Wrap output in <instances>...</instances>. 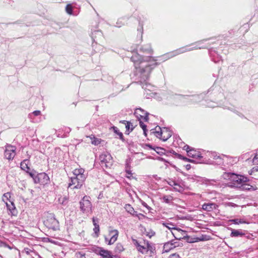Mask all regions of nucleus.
<instances>
[{
  "label": "nucleus",
  "instance_id": "f257e3e1",
  "mask_svg": "<svg viewBox=\"0 0 258 258\" xmlns=\"http://www.w3.org/2000/svg\"><path fill=\"white\" fill-rule=\"evenodd\" d=\"M207 40V39H204L188 46L180 48L171 53L167 54L159 57L158 59H155L150 56H143L138 53L134 54L131 57V59L134 63L136 75L141 79V82L143 83L142 88L145 90H148L150 91L153 87V86L147 83L146 81L149 78L152 70L157 65V63L156 62V61L161 60L164 61L170 57L185 52L204 48V46L201 45L204 41Z\"/></svg>",
  "mask_w": 258,
  "mask_h": 258
},
{
  "label": "nucleus",
  "instance_id": "f03ea898",
  "mask_svg": "<svg viewBox=\"0 0 258 258\" xmlns=\"http://www.w3.org/2000/svg\"><path fill=\"white\" fill-rule=\"evenodd\" d=\"M223 178L229 180V186L233 187H240L241 184L248 181L246 177L231 172L224 173Z\"/></svg>",
  "mask_w": 258,
  "mask_h": 258
},
{
  "label": "nucleus",
  "instance_id": "7ed1b4c3",
  "mask_svg": "<svg viewBox=\"0 0 258 258\" xmlns=\"http://www.w3.org/2000/svg\"><path fill=\"white\" fill-rule=\"evenodd\" d=\"M133 242L134 244L136 246L138 251L142 254L147 253L148 251H152L151 246L147 240L139 241L136 239H133Z\"/></svg>",
  "mask_w": 258,
  "mask_h": 258
},
{
  "label": "nucleus",
  "instance_id": "20e7f679",
  "mask_svg": "<svg viewBox=\"0 0 258 258\" xmlns=\"http://www.w3.org/2000/svg\"><path fill=\"white\" fill-rule=\"evenodd\" d=\"M156 137L163 141H167L172 136V132L167 128H161L160 126H156L155 131L153 132Z\"/></svg>",
  "mask_w": 258,
  "mask_h": 258
},
{
  "label": "nucleus",
  "instance_id": "39448f33",
  "mask_svg": "<svg viewBox=\"0 0 258 258\" xmlns=\"http://www.w3.org/2000/svg\"><path fill=\"white\" fill-rule=\"evenodd\" d=\"M99 159L101 166L105 168H110L113 165V159L110 154L104 152L100 155Z\"/></svg>",
  "mask_w": 258,
  "mask_h": 258
},
{
  "label": "nucleus",
  "instance_id": "423d86ee",
  "mask_svg": "<svg viewBox=\"0 0 258 258\" xmlns=\"http://www.w3.org/2000/svg\"><path fill=\"white\" fill-rule=\"evenodd\" d=\"M44 224L48 228L54 231L58 229L59 228L58 221L52 215L47 217V219L44 221Z\"/></svg>",
  "mask_w": 258,
  "mask_h": 258
},
{
  "label": "nucleus",
  "instance_id": "0eeeda50",
  "mask_svg": "<svg viewBox=\"0 0 258 258\" xmlns=\"http://www.w3.org/2000/svg\"><path fill=\"white\" fill-rule=\"evenodd\" d=\"M89 197L84 196L80 202L81 210L84 213H87L91 211L92 204L89 200Z\"/></svg>",
  "mask_w": 258,
  "mask_h": 258
},
{
  "label": "nucleus",
  "instance_id": "6e6552de",
  "mask_svg": "<svg viewBox=\"0 0 258 258\" xmlns=\"http://www.w3.org/2000/svg\"><path fill=\"white\" fill-rule=\"evenodd\" d=\"M109 236L110 238L106 236H104L105 241L108 245L113 244L117 239L118 236V231L116 229H110L109 230Z\"/></svg>",
  "mask_w": 258,
  "mask_h": 258
},
{
  "label": "nucleus",
  "instance_id": "1a4fd4ad",
  "mask_svg": "<svg viewBox=\"0 0 258 258\" xmlns=\"http://www.w3.org/2000/svg\"><path fill=\"white\" fill-rule=\"evenodd\" d=\"M16 155V147L11 145L6 146L5 151V157L6 159L12 160Z\"/></svg>",
  "mask_w": 258,
  "mask_h": 258
},
{
  "label": "nucleus",
  "instance_id": "9d476101",
  "mask_svg": "<svg viewBox=\"0 0 258 258\" xmlns=\"http://www.w3.org/2000/svg\"><path fill=\"white\" fill-rule=\"evenodd\" d=\"M135 115L140 120H144V121H148V113L146 112L145 110H143L141 108H137L136 109L135 113Z\"/></svg>",
  "mask_w": 258,
  "mask_h": 258
},
{
  "label": "nucleus",
  "instance_id": "9b49d317",
  "mask_svg": "<svg viewBox=\"0 0 258 258\" xmlns=\"http://www.w3.org/2000/svg\"><path fill=\"white\" fill-rule=\"evenodd\" d=\"M84 172L85 170L83 168L75 169L73 171L74 177L80 180L81 183H84L86 178Z\"/></svg>",
  "mask_w": 258,
  "mask_h": 258
},
{
  "label": "nucleus",
  "instance_id": "f8f14e48",
  "mask_svg": "<svg viewBox=\"0 0 258 258\" xmlns=\"http://www.w3.org/2000/svg\"><path fill=\"white\" fill-rule=\"evenodd\" d=\"M184 149L186 151L187 155L189 157L196 159H201L202 158V156L199 152L194 149H191L190 147L188 145L184 146Z\"/></svg>",
  "mask_w": 258,
  "mask_h": 258
},
{
  "label": "nucleus",
  "instance_id": "ddd939ff",
  "mask_svg": "<svg viewBox=\"0 0 258 258\" xmlns=\"http://www.w3.org/2000/svg\"><path fill=\"white\" fill-rule=\"evenodd\" d=\"M209 154L210 155L211 158L215 160V162L216 164L220 165H224V160H223V159L224 158V156H225V155H218L216 152L209 153Z\"/></svg>",
  "mask_w": 258,
  "mask_h": 258
},
{
  "label": "nucleus",
  "instance_id": "4468645a",
  "mask_svg": "<svg viewBox=\"0 0 258 258\" xmlns=\"http://www.w3.org/2000/svg\"><path fill=\"white\" fill-rule=\"evenodd\" d=\"M84 183H81L80 180L75 178L74 176L71 177V182L69 184V187L72 189L80 188Z\"/></svg>",
  "mask_w": 258,
  "mask_h": 258
},
{
  "label": "nucleus",
  "instance_id": "2eb2a0df",
  "mask_svg": "<svg viewBox=\"0 0 258 258\" xmlns=\"http://www.w3.org/2000/svg\"><path fill=\"white\" fill-rule=\"evenodd\" d=\"M176 243L172 240L165 243L163 246V252H168L171 249L176 247L177 246L176 245Z\"/></svg>",
  "mask_w": 258,
  "mask_h": 258
},
{
  "label": "nucleus",
  "instance_id": "dca6fc26",
  "mask_svg": "<svg viewBox=\"0 0 258 258\" xmlns=\"http://www.w3.org/2000/svg\"><path fill=\"white\" fill-rule=\"evenodd\" d=\"M218 208L217 205L213 203H205L202 206V209L208 212H211Z\"/></svg>",
  "mask_w": 258,
  "mask_h": 258
},
{
  "label": "nucleus",
  "instance_id": "f3484780",
  "mask_svg": "<svg viewBox=\"0 0 258 258\" xmlns=\"http://www.w3.org/2000/svg\"><path fill=\"white\" fill-rule=\"evenodd\" d=\"M139 51L141 52L147 54H152L153 52V50L151 48L150 44H147L141 46L140 47Z\"/></svg>",
  "mask_w": 258,
  "mask_h": 258
},
{
  "label": "nucleus",
  "instance_id": "a211bd4d",
  "mask_svg": "<svg viewBox=\"0 0 258 258\" xmlns=\"http://www.w3.org/2000/svg\"><path fill=\"white\" fill-rule=\"evenodd\" d=\"M244 235H245V233L243 230L231 229V237H242Z\"/></svg>",
  "mask_w": 258,
  "mask_h": 258
},
{
  "label": "nucleus",
  "instance_id": "6ab92c4d",
  "mask_svg": "<svg viewBox=\"0 0 258 258\" xmlns=\"http://www.w3.org/2000/svg\"><path fill=\"white\" fill-rule=\"evenodd\" d=\"M120 123L125 125V134H129V133L133 130V124L131 122L126 120H121L120 121Z\"/></svg>",
  "mask_w": 258,
  "mask_h": 258
},
{
  "label": "nucleus",
  "instance_id": "aec40b11",
  "mask_svg": "<svg viewBox=\"0 0 258 258\" xmlns=\"http://www.w3.org/2000/svg\"><path fill=\"white\" fill-rule=\"evenodd\" d=\"M91 37L94 41H98L102 37V33L99 30H95L92 33Z\"/></svg>",
  "mask_w": 258,
  "mask_h": 258
},
{
  "label": "nucleus",
  "instance_id": "412c9836",
  "mask_svg": "<svg viewBox=\"0 0 258 258\" xmlns=\"http://www.w3.org/2000/svg\"><path fill=\"white\" fill-rule=\"evenodd\" d=\"M39 178L42 184H46L49 181V176L44 172L39 173Z\"/></svg>",
  "mask_w": 258,
  "mask_h": 258
},
{
  "label": "nucleus",
  "instance_id": "4be33fe9",
  "mask_svg": "<svg viewBox=\"0 0 258 258\" xmlns=\"http://www.w3.org/2000/svg\"><path fill=\"white\" fill-rule=\"evenodd\" d=\"M99 254L105 258H111V253L107 250H105L102 248H100L99 250Z\"/></svg>",
  "mask_w": 258,
  "mask_h": 258
},
{
  "label": "nucleus",
  "instance_id": "5701e85b",
  "mask_svg": "<svg viewBox=\"0 0 258 258\" xmlns=\"http://www.w3.org/2000/svg\"><path fill=\"white\" fill-rule=\"evenodd\" d=\"M224 157V158L223 159V160H224L223 166L232 165L235 162V160H234V159L231 157H228L226 155H225Z\"/></svg>",
  "mask_w": 258,
  "mask_h": 258
},
{
  "label": "nucleus",
  "instance_id": "b1692460",
  "mask_svg": "<svg viewBox=\"0 0 258 258\" xmlns=\"http://www.w3.org/2000/svg\"><path fill=\"white\" fill-rule=\"evenodd\" d=\"M240 187L243 190H254L255 188L252 185H250L246 182H244L240 185Z\"/></svg>",
  "mask_w": 258,
  "mask_h": 258
},
{
  "label": "nucleus",
  "instance_id": "393cba45",
  "mask_svg": "<svg viewBox=\"0 0 258 258\" xmlns=\"http://www.w3.org/2000/svg\"><path fill=\"white\" fill-rule=\"evenodd\" d=\"M210 54L212 59L215 62H218L221 60V57L219 56L218 54H217L215 51L211 50L210 51Z\"/></svg>",
  "mask_w": 258,
  "mask_h": 258
},
{
  "label": "nucleus",
  "instance_id": "a878e982",
  "mask_svg": "<svg viewBox=\"0 0 258 258\" xmlns=\"http://www.w3.org/2000/svg\"><path fill=\"white\" fill-rule=\"evenodd\" d=\"M29 160H24L21 163V168L22 170L28 172V170H29V167L28 166Z\"/></svg>",
  "mask_w": 258,
  "mask_h": 258
},
{
  "label": "nucleus",
  "instance_id": "bb28decb",
  "mask_svg": "<svg viewBox=\"0 0 258 258\" xmlns=\"http://www.w3.org/2000/svg\"><path fill=\"white\" fill-rule=\"evenodd\" d=\"M10 204L6 202L8 209L11 211V213H13V211L15 210V207L14 203L11 201H9Z\"/></svg>",
  "mask_w": 258,
  "mask_h": 258
},
{
  "label": "nucleus",
  "instance_id": "cd10ccee",
  "mask_svg": "<svg viewBox=\"0 0 258 258\" xmlns=\"http://www.w3.org/2000/svg\"><path fill=\"white\" fill-rule=\"evenodd\" d=\"M112 130L114 133H115L116 135H117L119 136V138L121 140H123V134L122 133H121L119 130L118 129V128L116 126H113Z\"/></svg>",
  "mask_w": 258,
  "mask_h": 258
},
{
  "label": "nucleus",
  "instance_id": "c85d7f7f",
  "mask_svg": "<svg viewBox=\"0 0 258 258\" xmlns=\"http://www.w3.org/2000/svg\"><path fill=\"white\" fill-rule=\"evenodd\" d=\"M230 221L235 224L247 223L245 221H244L243 219H232L230 220Z\"/></svg>",
  "mask_w": 258,
  "mask_h": 258
},
{
  "label": "nucleus",
  "instance_id": "c756f323",
  "mask_svg": "<svg viewBox=\"0 0 258 258\" xmlns=\"http://www.w3.org/2000/svg\"><path fill=\"white\" fill-rule=\"evenodd\" d=\"M162 200L164 202L168 204L172 201L173 197L170 195L164 196L163 197Z\"/></svg>",
  "mask_w": 258,
  "mask_h": 258
},
{
  "label": "nucleus",
  "instance_id": "7c9ffc66",
  "mask_svg": "<svg viewBox=\"0 0 258 258\" xmlns=\"http://www.w3.org/2000/svg\"><path fill=\"white\" fill-rule=\"evenodd\" d=\"M125 18H120L118 20L116 24V26L117 27H120L122 25H124L125 22Z\"/></svg>",
  "mask_w": 258,
  "mask_h": 258
},
{
  "label": "nucleus",
  "instance_id": "2f4dec72",
  "mask_svg": "<svg viewBox=\"0 0 258 258\" xmlns=\"http://www.w3.org/2000/svg\"><path fill=\"white\" fill-rule=\"evenodd\" d=\"M115 249L116 252H120L123 251L124 248L122 244L118 243L116 245Z\"/></svg>",
  "mask_w": 258,
  "mask_h": 258
},
{
  "label": "nucleus",
  "instance_id": "473e14b6",
  "mask_svg": "<svg viewBox=\"0 0 258 258\" xmlns=\"http://www.w3.org/2000/svg\"><path fill=\"white\" fill-rule=\"evenodd\" d=\"M94 228H93L94 232L96 236L98 237L99 235V231H100L99 226L97 223H95V224H94Z\"/></svg>",
  "mask_w": 258,
  "mask_h": 258
},
{
  "label": "nucleus",
  "instance_id": "72a5a7b5",
  "mask_svg": "<svg viewBox=\"0 0 258 258\" xmlns=\"http://www.w3.org/2000/svg\"><path fill=\"white\" fill-rule=\"evenodd\" d=\"M59 203L66 205L67 203V198L66 197H61L58 199Z\"/></svg>",
  "mask_w": 258,
  "mask_h": 258
},
{
  "label": "nucleus",
  "instance_id": "f704fd0d",
  "mask_svg": "<svg viewBox=\"0 0 258 258\" xmlns=\"http://www.w3.org/2000/svg\"><path fill=\"white\" fill-rule=\"evenodd\" d=\"M177 157L180 159H182L185 161H187V162H194V161L192 159H188L186 157H183V156H182L181 155H180V154H177Z\"/></svg>",
  "mask_w": 258,
  "mask_h": 258
},
{
  "label": "nucleus",
  "instance_id": "c9c22d12",
  "mask_svg": "<svg viewBox=\"0 0 258 258\" xmlns=\"http://www.w3.org/2000/svg\"><path fill=\"white\" fill-rule=\"evenodd\" d=\"M125 209L126 210V211L130 213L131 214L133 213V212H134V208L129 204H126L125 205Z\"/></svg>",
  "mask_w": 258,
  "mask_h": 258
},
{
  "label": "nucleus",
  "instance_id": "e433bc0d",
  "mask_svg": "<svg viewBox=\"0 0 258 258\" xmlns=\"http://www.w3.org/2000/svg\"><path fill=\"white\" fill-rule=\"evenodd\" d=\"M139 121H140V125L141 127L143 130L144 135L145 136H146L147 129H146V125L144 123V120H140Z\"/></svg>",
  "mask_w": 258,
  "mask_h": 258
},
{
  "label": "nucleus",
  "instance_id": "4c0bfd02",
  "mask_svg": "<svg viewBox=\"0 0 258 258\" xmlns=\"http://www.w3.org/2000/svg\"><path fill=\"white\" fill-rule=\"evenodd\" d=\"M41 114V112L39 110H36L32 112L31 113H30L29 114V117L30 118L32 119L33 117V116H38Z\"/></svg>",
  "mask_w": 258,
  "mask_h": 258
},
{
  "label": "nucleus",
  "instance_id": "58836bf2",
  "mask_svg": "<svg viewBox=\"0 0 258 258\" xmlns=\"http://www.w3.org/2000/svg\"><path fill=\"white\" fill-rule=\"evenodd\" d=\"M66 11L67 13L70 15L72 14L73 7L71 4H68L66 7Z\"/></svg>",
  "mask_w": 258,
  "mask_h": 258
},
{
  "label": "nucleus",
  "instance_id": "ea45409f",
  "mask_svg": "<svg viewBox=\"0 0 258 258\" xmlns=\"http://www.w3.org/2000/svg\"><path fill=\"white\" fill-rule=\"evenodd\" d=\"M173 188L175 191L180 192H181L183 191V188L177 183H176V185L173 187Z\"/></svg>",
  "mask_w": 258,
  "mask_h": 258
},
{
  "label": "nucleus",
  "instance_id": "a19ab883",
  "mask_svg": "<svg viewBox=\"0 0 258 258\" xmlns=\"http://www.w3.org/2000/svg\"><path fill=\"white\" fill-rule=\"evenodd\" d=\"M91 139H92L91 143L92 144L97 145L100 143V141L99 139L96 138L95 137H93V139L91 138Z\"/></svg>",
  "mask_w": 258,
  "mask_h": 258
},
{
  "label": "nucleus",
  "instance_id": "79ce46f5",
  "mask_svg": "<svg viewBox=\"0 0 258 258\" xmlns=\"http://www.w3.org/2000/svg\"><path fill=\"white\" fill-rule=\"evenodd\" d=\"M34 182L35 183H40V184H41V181L40 180V178H39V174H37L36 175V176H35V177L34 178Z\"/></svg>",
  "mask_w": 258,
  "mask_h": 258
},
{
  "label": "nucleus",
  "instance_id": "37998d69",
  "mask_svg": "<svg viewBox=\"0 0 258 258\" xmlns=\"http://www.w3.org/2000/svg\"><path fill=\"white\" fill-rule=\"evenodd\" d=\"M11 198L10 193L7 192L4 195L3 197V201L6 203V201L9 200V198Z\"/></svg>",
  "mask_w": 258,
  "mask_h": 258
},
{
  "label": "nucleus",
  "instance_id": "c03bdc74",
  "mask_svg": "<svg viewBox=\"0 0 258 258\" xmlns=\"http://www.w3.org/2000/svg\"><path fill=\"white\" fill-rule=\"evenodd\" d=\"M252 162L254 164H258V150L256 151L253 158Z\"/></svg>",
  "mask_w": 258,
  "mask_h": 258
},
{
  "label": "nucleus",
  "instance_id": "a18cd8bd",
  "mask_svg": "<svg viewBox=\"0 0 258 258\" xmlns=\"http://www.w3.org/2000/svg\"><path fill=\"white\" fill-rule=\"evenodd\" d=\"M155 234V232L152 230H150L149 232H147L146 233V235L149 236L150 238L152 237Z\"/></svg>",
  "mask_w": 258,
  "mask_h": 258
},
{
  "label": "nucleus",
  "instance_id": "49530a36",
  "mask_svg": "<svg viewBox=\"0 0 258 258\" xmlns=\"http://www.w3.org/2000/svg\"><path fill=\"white\" fill-rule=\"evenodd\" d=\"M258 172V166L253 167L250 171H249V174L252 175L254 172Z\"/></svg>",
  "mask_w": 258,
  "mask_h": 258
},
{
  "label": "nucleus",
  "instance_id": "de8ad7c7",
  "mask_svg": "<svg viewBox=\"0 0 258 258\" xmlns=\"http://www.w3.org/2000/svg\"><path fill=\"white\" fill-rule=\"evenodd\" d=\"M168 183L170 186L174 187V186H175L176 185L177 183L173 180L169 179V180L168 181Z\"/></svg>",
  "mask_w": 258,
  "mask_h": 258
},
{
  "label": "nucleus",
  "instance_id": "09e8293b",
  "mask_svg": "<svg viewBox=\"0 0 258 258\" xmlns=\"http://www.w3.org/2000/svg\"><path fill=\"white\" fill-rule=\"evenodd\" d=\"M169 258H181L179 254L176 253H173L169 256Z\"/></svg>",
  "mask_w": 258,
  "mask_h": 258
},
{
  "label": "nucleus",
  "instance_id": "8fccbe9b",
  "mask_svg": "<svg viewBox=\"0 0 258 258\" xmlns=\"http://www.w3.org/2000/svg\"><path fill=\"white\" fill-rule=\"evenodd\" d=\"M163 225L164 226H165L166 227L168 228V229L172 228L171 227L169 226V225L173 226V224H172L171 223H163Z\"/></svg>",
  "mask_w": 258,
  "mask_h": 258
},
{
  "label": "nucleus",
  "instance_id": "3c124183",
  "mask_svg": "<svg viewBox=\"0 0 258 258\" xmlns=\"http://www.w3.org/2000/svg\"><path fill=\"white\" fill-rule=\"evenodd\" d=\"M139 219H142L143 217H145V216L141 214V213H138L137 216Z\"/></svg>",
  "mask_w": 258,
  "mask_h": 258
},
{
  "label": "nucleus",
  "instance_id": "603ef678",
  "mask_svg": "<svg viewBox=\"0 0 258 258\" xmlns=\"http://www.w3.org/2000/svg\"><path fill=\"white\" fill-rule=\"evenodd\" d=\"M93 225L95 224V223H97L99 221L98 219L96 218L93 217L92 219Z\"/></svg>",
  "mask_w": 258,
  "mask_h": 258
},
{
  "label": "nucleus",
  "instance_id": "864d4df0",
  "mask_svg": "<svg viewBox=\"0 0 258 258\" xmlns=\"http://www.w3.org/2000/svg\"><path fill=\"white\" fill-rule=\"evenodd\" d=\"M29 174L34 179V178L35 177V176H36V175L37 174H36L35 173H33V172H29Z\"/></svg>",
  "mask_w": 258,
  "mask_h": 258
},
{
  "label": "nucleus",
  "instance_id": "5fc2aeb1",
  "mask_svg": "<svg viewBox=\"0 0 258 258\" xmlns=\"http://www.w3.org/2000/svg\"><path fill=\"white\" fill-rule=\"evenodd\" d=\"M3 245L5 247L8 248L9 249H12V247L6 243H3Z\"/></svg>",
  "mask_w": 258,
  "mask_h": 258
},
{
  "label": "nucleus",
  "instance_id": "6e6d98bb",
  "mask_svg": "<svg viewBox=\"0 0 258 258\" xmlns=\"http://www.w3.org/2000/svg\"><path fill=\"white\" fill-rule=\"evenodd\" d=\"M229 205L231 207H236L237 205L234 204V203H229Z\"/></svg>",
  "mask_w": 258,
  "mask_h": 258
},
{
  "label": "nucleus",
  "instance_id": "4d7b16f0",
  "mask_svg": "<svg viewBox=\"0 0 258 258\" xmlns=\"http://www.w3.org/2000/svg\"><path fill=\"white\" fill-rule=\"evenodd\" d=\"M208 106L210 107H214L215 105L214 104V103L212 102L211 104H207Z\"/></svg>",
  "mask_w": 258,
  "mask_h": 258
},
{
  "label": "nucleus",
  "instance_id": "13d9d810",
  "mask_svg": "<svg viewBox=\"0 0 258 258\" xmlns=\"http://www.w3.org/2000/svg\"><path fill=\"white\" fill-rule=\"evenodd\" d=\"M138 213L137 212L134 211V212H133L131 215L134 216H135V217H137V215H138Z\"/></svg>",
  "mask_w": 258,
  "mask_h": 258
},
{
  "label": "nucleus",
  "instance_id": "bf43d9fd",
  "mask_svg": "<svg viewBox=\"0 0 258 258\" xmlns=\"http://www.w3.org/2000/svg\"><path fill=\"white\" fill-rule=\"evenodd\" d=\"M71 131V129L70 127H66L65 132L67 133H70Z\"/></svg>",
  "mask_w": 258,
  "mask_h": 258
},
{
  "label": "nucleus",
  "instance_id": "052dcab7",
  "mask_svg": "<svg viewBox=\"0 0 258 258\" xmlns=\"http://www.w3.org/2000/svg\"><path fill=\"white\" fill-rule=\"evenodd\" d=\"M190 168H191V165L190 164H187L186 165V169L187 170H189V169H190Z\"/></svg>",
  "mask_w": 258,
  "mask_h": 258
},
{
  "label": "nucleus",
  "instance_id": "680f3d73",
  "mask_svg": "<svg viewBox=\"0 0 258 258\" xmlns=\"http://www.w3.org/2000/svg\"><path fill=\"white\" fill-rule=\"evenodd\" d=\"M199 98V96H194V100H195L196 101H198V98Z\"/></svg>",
  "mask_w": 258,
  "mask_h": 258
},
{
  "label": "nucleus",
  "instance_id": "e2e57ef3",
  "mask_svg": "<svg viewBox=\"0 0 258 258\" xmlns=\"http://www.w3.org/2000/svg\"><path fill=\"white\" fill-rule=\"evenodd\" d=\"M25 250H26V251L27 253H28H28H29V251H28V250H26V249H29L28 248H25Z\"/></svg>",
  "mask_w": 258,
  "mask_h": 258
},
{
  "label": "nucleus",
  "instance_id": "0e129e2a",
  "mask_svg": "<svg viewBox=\"0 0 258 258\" xmlns=\"http://www.w3.org/2000/svg\"><path fill=\"white\" fill-rule=\"evenodd\" d=\"M126 172L128 174H131V172H130L129 171H126Z\"/></svg>",
  "mask_w": 258,
  "mask_h": 258
}]
</instances>
